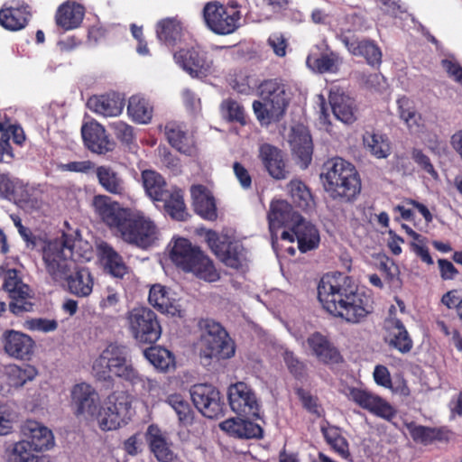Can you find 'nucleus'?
Listing matches in <instances>:
<instances>
[{"label":"nucleus","instance_id":"obj_1","mask_svg":"<svg viewBox=\"0 0 462 462\" xmlns=\"http://www.w3.org/2000/svg\"><path fill=\"white\" fill-rule=\"evenodd\" d=\"M95 215L125 243L145 249L157 239L158 228L143 211L124 207L107 195H96L92 199Z\"/></svg>","mask_w":462,"mask_h":462},{"label":"nucleus","instance_id":"obj_2","mask_svg":"<svg viewBox=\"0 0 462 462\" xmlns=\"http://www.w3.org/2000/svg\"><path fill=\"white\" fill-rule=\"evenodd\" d=\"M318 299L328 313L351 324L361 323L373 312L370 295L341 273H327L320 279Z\"/></svg>","mask_w":462,"mask_h":462},{"label":"nucleus","instance_id":"obj_3","mask_svg":"<svg viewBox=\"0 0 462 462\" xmlns=\"http://www.w3.org/2000/svg\"><path fill=\"white\" fill-rule=\"evenodd\" d=\"M93 374L99 382L107 386L114 384V378L118 377L132 386H140L145 393H150L156 382L141 374L129 358L127 347L117 343H110L95 359Z\"/></svg>","mask_w":462,"mask_h":462},{"label":"nucleus","instance_id":"obj_4","mask_svg":"<svg viewBox=\"0 0 462 462\" xmlns=\"http://www.w3.org/2000/svg\"><path fill=\"white\" fill-rule=\"evenodd\" d=\"M259 100L252 107L261 125L280 122L286 115L291 103V91L284 80L279 78L263 80L257 87Z\"/></svg>","mask_w":462,"mask_h":462},{"label":"nucleus","instance_id":"obj_5","mask_svg":"<svg viewBox=\"0 0 462 462\" xmlns=\"http://www.w3.org/2000/svg\"><path fill=\"white\" fill-rule=\"evenodd\" d=\"M320 176L325 190L333 199L352 202L361 191V180L356 167L341 157L328 160Z\"/></svg>","mask_w":462,"mask_h":462},{"label":"nucleus","instance_id":"obj_6","mask_svg":"<svg viewBox=\"0 0 462 462\" xmlns=\"http://www.w3.org/2000/svg\"><path fill=\"white\" fill-rule=\"evenodd\" d=\"M171 259L178 268L193 273L199 280L215 282L220 279V273L213 261L187 238L180 237L175 240Z\"/></svg>","mask_w":462,"mask_h":462},{"label":"nucleus","instance_id":"obj_7","mask_svg":"<svg viewBox=\"0 0 462 462\" xmlns=\"http://www.w3.org/2000/svg\"><path fill=\"white\" fill-rule=\"evenodd\" d=\"M202 333L199 339L200 356L205 358L227 359L235 355V345L220 323L213 319H201Z\"/></svg>","mask_w":462,"mask_h":462},{"label":"nucleus","instance_id":"obj_8","mask_svg":"<svg viewBox=\"0 0 462 462\" xmlns=\"http://www.w3.org/2000/svg\"><path fill=\"white\" fill-rule=\"evenodd\" d=\"M62 238V241H49L42 248L46 271L54 282H61L66 273L73 269L77 261L73 252L75 244L66 235Z\"/></svg>","mask_w":462,"mask_h":462},{"label":"nucleus","instance_id":"obj_9","mask_svg":"<svg viewBox=\"0 0 462 462\" xmlns=\"http://www.w3.org/2000/svg\"><path fill=\"white\" fill-rule=\"evenodd\" d=\"M203 17L207 26L213 32L226 35L239 28L242 14L236 2L223 5L214 1L205 5Z\"/></svg>","mask_w":462,"mask_h":462},{"label":"nucleus","instance_id":"obj_10","mask_svg":"<svg viewBox=\"0 0 462 462\" xmlns=\"http://www.w3.org/2000/svg\"><path fill=\"white\" fill-rule=\"evenodd\" d=\"M133 396L128 391H114L106 399L99 411V428L115 430L131 420Z\"/></svg>","mask_w":462,"mask_h":462},{"label":"nucleus","instance_id":"obj_11","mask_svg":"<svg viewBox=\"0 0 462 462\" xmlns=\"http://www.w3.org/2000/svg\"><path fill=\"white\" fill-rule=\"evenodd\" d=\"M131 335L139 344H154L162 335V327L154 311L136 307L126 317Z\"/></svg>","mask_w":462,"mask_h":462},{"label":"nucleus","instance_id":"obj_12","mask_svg":"<svg viewBox=\"0 0 462 462\" xmlns=\"http://www.w3.org/2000/svg\"><path fill=\"white\" fill-rule=\"evenodd\" d=\"M207 242L215 255L227 267L238 270L246 259L242 243L226 235L210 231Z\"/></svg>","mask_w":462,"mask_h":462},{"label":"nucleus","instance_id":"obj_13","mask_svg":"<svg viewBox=\"0 0 462 462\" xmlns=\"http://www.w3.org/2000/svg\"><path fill=\"white\" fill-rule=\"evenodd\" d=\"M383 341L393 349L405 355L413 348V340L403 322L397 317V309L392 305L383 321Z\"/></svg>","mask_w":462,"mask_h":462},{"label":"nucleus","instance_id":"obj_14","mask_svg":"<svg viewBox=\"0 0 462 462\" xmlns=\"http://www.w3.org/2000/svg\"><path fill=\"white\" fill-rule=\"evenodd\" d=\"M174 60L191 77L204 78L213 71V60L199 44L180 48L174 53Z\"/></svg>","mask_w":462,"mask_h":462},{"label":"nucleus","instance_id":"obj_15","mask_svg":"<svg viewBox=\"0 0 462 462\" xmlns=\"http://www.w3.org/2000/svg\"><path fill=\"white\" fill-rule=\"evenodd\" d=\"M190 396L195 407L203 416L214 419L223 412L224 402L220 392L212 384L193 385Z\"/></svg>","mask_w":462,"mask_h":462},{"label":"nucleus","instance_id":"obj_16","mask_svg":"<svg viewBox=\"0 0 462 462\" xmlns=\"http://www.w3.org/2000/svg\"><path fill=\"white\" fill-rule=\"evenodd\" d=\"M3 288L9 293L12 301L9 304L10 310L15 315L32 310L30 298V288L25 284L15 269H8L4 275Z\"/></svg>","mask_w":462,"mask_h":462},{"label":"nucleus","instance_id":"obj_17","mask_svg":"<svg viewBox=\"0 0 462 462\" xmlns=\"http://www.w3.org/2000/svg\"><path fill=\"white\" fill-rule=\"evenodd\" d=\"M71 403L77 416L97 418L99 421L100 399L97 392L88 383L76 384L71 391Z\"/></svg>","mask_w":462,"mask_h":462},{"label":"nucleus","instance_id":"obj_18","mask_svg":"<svg viewBox=\"0 0 462 462\" xmlns=\"http://www.w3.org/2000/svg\"><path fill=\"white\" fill-rule=\"evenodd\" d=\"M1 343L4 351L10 357L23 361L32 359L36 347V343L31 336L14 329L4 331Z\"/></svg>","mask_w":462,"mask_h":462},{"label":"nucleus","instance_id":"obj_19","mask_svg":"<svg viewBox=\"0 0 462 462\" xmlns=\"http://www.w3.org/2000/svg\"><path fill=\"white\" fill-rule=\"evenodd\" d=\"M231 410L238 415L257 417L259 405L253 390L246 383L238 382L228 388Z\"/></svg>","mask_w":462,"mask_h":462},{"label":"nucleus","instance_id":"obj_20","mask_svg":"<svg viewBox=\"0 0 462 462\" xmlns=\"http://www.w3.org/2000/svg\"><path fill=\"white\" fill-rule=\"evenodd\" d=\"M349 398L362 409L384 420H391L396 415L388 402L370 391L353 387L349 390Z\"/></svg>","mask_w":462,"mask_h":462},{"label":"nucleus","instance_id":"obj_21","mask_svg":"<svg viewBox=\"0 0 462 462\" xmlns=\"http://www.w3.org/2000/svg\"><path fill=\"white\" fill-rule=\"evenodd\" d=\"M32 16L30 6L23 0H9L0 9V24L8 31L23 29Z\"/></svg>","mask_w":462,"mask_h":462},{"label":"nucleus","instance_id":"obj_22","mask_svg":"<svg viewBox=\"0 0 462 462\" xmlns=\"http://www.w3.org/2000/svg\"><path fill=\"white\" fill-rule=\"evenodd\" d=\"M81 135L84 145L94 153L106 154L114 150L115 143L109 139L105 127L97 121L83 124Z\"/></svg>","mask_w":462,"mask_h":462},{"label":"nucleus","instance_id":"obj_23","mask_svg":"<svg viewBox=\"0 0 462 462\" xmlns=\"http://www.w3.org/2000/svg\"><path fill=\"white\" fill-rule=\"evenodd\" d=\"M258 157L269 175L275 180H285L289 170L282 150L270 143H263L259 147Z\"/></svg>","mask_w":462,"mask_h":462},{"label":"nucleus","instance_id":"obj_24","mask_svg":"<svg viewBox=\"0 0 462 462\" xmlns=\"http://www.w3.org/2000/svg\"><path fill=\"white\" fill-rule=\"evenodd\" d=\"M219 428L227 436L236 439H261L263 437V428L248 419L239 417L226 419L220 422Z\"/></svg>","mask_w":462,"mask_h":462},{"label":"nucleus","instance_id":"obj_25","mask_svg":"<svg viewBox=\"0 0 462 462\" xmlns=\"http://www.w3.org/2000/svg\"><path fill=\"white\" fill-rule=\"evenodd\" d=\"M155 31L159 42L168 48H175L185 42L187 36L189 37L183 23L178 17H167L160 20L156 23Z\"/></svg>","mask_w":462,"mask_h":462},{"label":"nucleus","instance_id":"obj_26","mask_svg":"<svg viewBox=\"0 0 462 462\" xmlns=\"http://www.w3.org/2000/svg\"><path fill=\"white\" fill-rule=\"evenodd\" d=\"M339 63L338 54L332 51L327 44L316 45L306 59L308 68L319 74L336 73Z\"/></svg>","mask_w":462,"mask_h":462},{"label":"nucleus","instance_id":"obj_27","mask_svg":"<svg viewBox=\"0 0 462 462\" xmlns=\"http://www.w3.org/2000/svg\"><path fill=\"white\" fill-rule=\"evenodd\" d=\"M303 217L283 199L273 200L268 212L269 228L273 235L282 226L300 223Z\"/></svg>","mask_w":462,"mask_h":462},{"label":"nucleus","instance_id":"obj_28","mask_svg":"<svg viewBox=\"0 0 462 462\" xmlns=\"http://www.w3.org/2000/svg\"><path fill=\"white\" fill-rule=\"evenodd\" d=\"M22 431L26 439L20 442H27L30 448H32L35 452L48 450L54 446L52 431L36 420H26Z\"/></svg>","mask_w":462,"mask_h":462},{"label":"nucleus","instance_id":"obj_29","mask_svg":"<svg viewBox=\"0 0 462 462\" xmlns=\"http://www.w3.org/2000/svg\"><path fill=\"white\" fill-rule=\"evenodd\" d=\"M291 154L297 164L301 169H306L310 164L313 154V143L310 133L302 127L292 129L290 139Z\"/></svg>","mask_w":462,"mask_h":462},{"label":"nucleus","instance_id":"obj_30","mask_svg":"<svg viewBox=\"0 0 462 462\" xmlns=\"http://www.w3.org/2000/svg\"><path fill=\"white\" fill-rule=\"evenodd\" d=\"M60 282L66 285L69 293L83 298L91 294L94 278L88 268L79 267L75 263L73 269L66 273Z\"/></svg>","mask_w":462,"mask_h":462},{"label":"nucleus","instance_id":"obj_31","mask_svg":"<svg viewBox=\"0 0 462 462\" xmlns=\"http://www.w3.org/2000/svg\"><path fill=\"white\" fill-rule=\"evenodd\" d=\"M164 134L169 143L180 153L192 156L196 153V141L184 129L183 125L176 122H169L165 125Z\"/></svg>","mask_w":462,"mask_h":462},{"label":"nucleus","instance_id":"obj_32","mask_svg":"<svg viewBox=\"0 0 462 462\" xmlns=\"http://www.w3.org/2000/svg\"><path fill=\"white\" fill-rule=\"evenodd\" d=\"M341 42L351 54L364 57L369 65L378 66L381 64L382 51L374 41L358 40L355 37L342 36Z\"/></svg>","mask_w":462,"mask_h":462},{"label":"nucleus","instance_id":"obj_33","mask_svg":"<svg viewBox=\"0 0 462 462\" xmlns=\"http://www.w3.org/2000/svg\"><path fill=\"white\" fill-rule=\"evenodd\" d=\"M87 105L92 112L105 117H112L123 112L125 102L119 94L111 92L89 97Z\"/></svg>","mask_w":462,"mask_h":462},{"label":"nucleus","instance_id":"obj_34","mask_svg":"<svg viewBox=\"0 0 462 462\" xmlns=\"http://www.w3.org/2000/svg\"><path fill=\"white\" fill-rule=\"evenodd\" d=\"M308 346L324 364H337L341 360L339 351L333 346L329 339L320 332L312 333L307 339Z\"/></svg>","mask_w":462,"mask_h":462},{"label":"nucleus","instance_id":"obj_35","mask_svg":"<svg viewBox=\"0 0 462 462\" xmlns=\"http://www.w3.org/2000/svg\"><path fill=\"white\" fill-rule=\"evenodd\" d=\"M84 16L85 8L82 5L67 1L57 9L55 23L65 31L73 30L79 27Z\"/></svg>","mask_w":462,"mask_h":462},{"label":"nucleus","instance_id":"obj_36","mask_svg":"<svg viewBox=\"0 0 462 462\" xmlns=\"http://www.w3.org/2000/svg\"><path fill=\"white\" fill-rule=\"evenodd\" d=\"M100 260L106 272L115 278L123 279L128 273V266L123 257L107 242L102 241L97 246Z\"/></svg>","mask_w":462,"mask_h":462},{"label":"nucleus","instance_id":"obj_37","mask_svg":"<svg viewBox=\"0 0 462 462\" xmlns=\"http://www.w3.org/2000/svg\"><path fill=\"white\" fill-rule=\"evenodd\" d=\"M335 117L346 125L356 120V106L355 100L345 94L331 92L328 97Z\"/></svg>","mask_w":462,"mask_h":462},{"label":"nucleus","instance_id":"obj_38","mask_svg":"<svg viewBox=\"0 0 462 462\" xmlns=\"http://www.w3.org/2000/svg\"><path fill=\"white\" fill-rule=\"evenodd\" d=\"M194 211L202 218L214 220L217 218V208L214 198L209 195L202 185L191 187Z\"/></svg>","mask_w":462,"mask_h":462},{"label":"nucleus","instance_id":"obj_39","mask_svg":"<svg viewBox=\"0 0 462 462\" xmlns=\"http://www.w3.org/2000/svg\"><path fill=\"white\" fill-rule=\"evenodd\" d=\"M99 185L108 193L122 196L125 184L122 176L110 166H98L96 170Z\"/></svg>","mask_w":462,"mask_h":462},{"label":"nucleus","instance_id":"obj_40","mask_svg":"<svg viewBox=\"0 0 462 462\" xmlns=\"http://www.w3.org/2000/svg\"><path fill=\"white\" fill-rule=\"evenodd\" d=\"M163 203L165 212L174 220L183 221L188 216L184 202V193L181 189L172 187L163 196V199L158 200Z\"/></svg>","mask_w":462,"mask_h":462},{"label":"nucleus","instance_id":"obj_41","mask_svg":"<svg viewBox=\"0 0 462 462\" xmlns=\"http://www.w3.org/2000/svg\"><path fill=\"white\" fill-rule=\"evenodd\" d=\"M152 426H150L147 433V442L150 451L159 462H174L176 455L171 448V443L157 430L152 433Z\"/></svg>","mask_w":462,"mask_h":462},{"label":"nucleus","instance_id":"obj_42","mask_svg":"<svg viewBox=\"0 0 462 462\" xmlns=\"http://www.w3.org/2000/svg\"><path fill=\"white\" fill-rule=\"evenodd\" d=\"M141 177L146 194L154 201L163 199L169 190L164 177L153 170L143 171Z\"/></svg>","mask_w":462,"mask_h":462},{"label":"nucleus","instance_id":"obj_43","mask_svg":"<svg viewBox=\"0 0 462 462\" xmlns=\"http://www.w3.org/2000/svg\"><path fill=\"white\" fill-rule=\"evenodd\" d=\"M294 228L298 248L301 253H306L319 246V234L315 226L302 218Z\"/></svg>","mask_w":462,"mask_h":462},{"label":"nucleus","instance_id":"obj_44","mask_svg":"<svg viewBox=\"0 0 462 462\" xmlns=\"http://www.w3.org/2000/svg\"><path fill=\"white\" fill-rule=\"evenodd\" d=\"M6 383L9 386L19 388L32 381L38 374L37 369L31 365H9L5 369Z\"/></svg>","mask_w":462,"mask_h":462},{"label":"nucleus","instance_id":"obj_45","mask_svg":"<svg viewBox=\"0 0 462 462\" xmlns=\"http://www.w3.org/2000/svg\"><path fill=\"white\" fill-rule=\"evenodd\" d=\"M148 300L162 313L175 315L178 311L175 300L170 298L166 288L161 284H154L151 287Z\"/></svg>","mask_w":462,"mask_h":462},{"label":"nucleus","instance_id":"obj_46","mask_svg":"<svg viewBox=\"0 0 462 462\" xmlns=\"http://www.w3.org/2000/svg\"><path fill=\"white\" fill-rule=\"evenodd\" d=\"M127 113L134 122L148 124L152 120L153 107L143 97L134 95L129 98Z\"/></svg>","mask_w":462,"mask_h":462},{"label":"nucleus","instance_id":"obj_47","mask_svg":"<svg viewBox=\"0 0 462 462\" xmlns=\"http://www.w3.org/2000/svg\"><path fill=\"white\" fill-rule=\"evenodd\" d=\"M322 435L330 448L341 457L351 460L349 444L342 435L341 430L336 426L321 427Z\"/></svg>","mask_w":462,"mask_h":462},{"label":"nucleus","instance_id":"obj_48","mask_svg":"<svg viewBox=\"0 0 462 462\" xmlns=\"http://www.w3.org/2000/svg\"><path fill=\"white\" fill-rule=\"evenodd\" d=\"M166 402L176 412L180 425L188 427L193 424L195 412L182 395L179 393L170 394L167 397Z\"/></svg>","mask_w":462,"mask_h":462},{"label":"nucleus","instance_id":"obj_49","mask_svg":"<svg viewBox=\"0 0 462 462\" xmlns=\"http://www.w3.org/2000/svg\"><path fill=\"white\" fill-rule=\"evenodd\" d=\"M365 146L376 158H386L390 154L391 146L385 134L374 132H365L363 136Z\"/></svg>","mask_w":462,"mask_h":462},{"label":"nucleus","instance_id":"obj_50","mask_svg":"<svg viewBox=\"0 0 462 462\" xmlns=\"http://www.w3.org/2000/svg\"><path fill=\"white\" fill-rule=\"evenodd\" d=\"M288 192L296 207L306 210L313 203V197L307 185L299 179L291 180L287 185Z\"/></svg>","mask_w":462,"mask_h":462},{"label":"nucleus","instance_id":"obj_51","mask_svg":"<svg viewBox=\"0 0 462 462\" xmlns=\"http://www.w3.org/2000/svg\"><path fill=\"white\" fill-rule=\"evenodd\" d=\"M143 354L147 360L160 371H168L171 366H174V356L164 347L150 346L144 350Z\"/></svg>","mask_w":462,"mask_h":462},{"label":"nucleus","instance_id":"obj_52","mask_svg":"<svg viewBox=\"0 0 462 462\" xmlns=\"http://www.w3.org/2000/svg\"><path fill=\"white\" fill-rule=\"evenodd\" d=\"M408 429L411 439L415 442L425 446L443 439L442 430L437 428L411 424Z\"/></svg>","mask_w":462,"mask_h":462},{"label":"nucleus","instance_id":"obj_53","mask_svg":"<svg viewBox=\"0 0 462 462\" xmlns=\"http://www.w3.org/2000/svg\"><path fill=\"white\" fill-rule=\"evenodd\" d=\"M34 452L27 442H16L9 456V462H49L46 456Z\"/></svg>","mask_w":462,"mask_h":462},{"label":"nucleus","instance_id":"obj_54","mask_svg":"<svg viewBox=\"0 0 462 462\" xmlns=\"http://www.w3.org/2000/svg\"><path fill=\"white\" fill-rule=\"evenodd\" d=\"M220 109L222 116L228 122H236L241 125H246L245 112L244 106L236 99L228 97L221 102Z\"/></svg>","mask_w":462,"mask_h":462},{"label":"nucleus","instance_id":"obj_55","mask_svg":"<svg viewBox=\"0 0 462 462\" xmlns=\"http://www.w3.org/2000/svg\"><path fill=\"white\" fill-rule=\"evenodd\" d=\"M267 45L277 57L283 58L287 54L289 40L282 32H275L271 33L268 37Z\"/></svg>","mask_w":462,"mask_h":462},{"label":"nucleus","instance_id":"obj_56","mask_svg":"<svg viewBox=\"0 0 462 462\" xmlns=\"http://www.w3.org/2000/svg\"><path fill=\"white\" fill-rule=\"evenodd\" d=\"M296 394L300 398L304 409L312 414H316L319 417L320 416L321 407L319 403L318 397L313 396L310 392L303 388H298Z\"/></svg>","mask_w":462,"mask_h":462},{"label":"nucleus","instance_id":"obj_57","mask_svg":"<svg viewBox=\"0 0 462 462\" xmlns=\"http://www.w3.org/2000/svg\"><path fill=\"white\" fill-rule=\"evenodd\" d=\"M0 194L4 198L15 202L26 201L23 195H18L16 185L5 175H0Z\"/></svg>","mask_w":462,"mask_h":462},{"label":"nucleus","instance_id":"obj_58","mask_svg":"<svg viewBox=\"0 0 462 462\" xmlns=\"http://www.w3.org/2000/svg\"><path fill=\"white\" fill-rule=\"evenodd\" d=\"M116 137L122 143L130 144L133 143L134 135V129L128 124L123 121H116L110 125Z\"/></svg>","mask_w":462,"mask_h":462},{"label":"nucleus","instance_id":"obj_59","mask_svg":"<svg viewBox=\"0 0 462 462\" xmlns=\"http://www.w3.org/2000/svg\"><path fill=\"white\" fill-rule=\"evenodd\" d=\"M411 159L413 162L425 172L429 173L432 177H437L438 172L436 171L430 157L423 152L422 150L413 148L411 150Z\"/></svg>","mask_w":462,"mask_h":462},{"label":"nucleus","instance_id":"obj_60","mask_svg":"<svg viewBox=\"0 0 462 462\" xmlns=\"http://www.w3.org/2000/svg\"><path fill=\"white\" fill-rule=\"evenodd\" d=\"M159 155L161 158L162 163L171 171L174 174L180 172L181 163L180 160L174 155L168 148L166 147H159Z\"/></svg>","mask_w":462,"mask_h":462},{"label":"nucleus","instance_id":"obj_61","mask_svg":"<svg viewBox=\"0 0 462 462\" xmlns=\"http://www.w3.org/2000/svg\"><path fill=\"white\" fill-rule=\"evenodd\" d=\"M26 327L30 330H36L48 333L57 329L58 322L55 319L34 318L26 321Z\"/></svg>","mask_w":462,"mask_h":462},{"label":"nucleus","instance_id":"obj_62","mask_svg":"<svg viewBox=\"0 0 462 462\" xmlns=\"http://www.w3.org/2000/svg\"><path fill=\"white\" fill-rule=\"evenodd\" d=\"M398 106L400 117L406 123L407 126L411 129L413 125H417L416 112L413 108L410 107V102L405 97L398 100Z\"/></svg>","mask_w":462,"mask_h":462},{"label":"nucleus","instance_id":"obj_63","mask_svg":"<svg viewBox=\"0 0 462 462\" xmlns=\"http://www.w3.org/2000/svg\"><path fill=\"white\" fill-rule=\"evenodd\" d=\"M381 270L383 271L385 278L388 281L391 287L401 288L402 280L400 278V270L397 264L392 262L390 264L386 263H381Z\"/></svg>","mask_w":462,"mask_h":462},{"label":"nucleus","instance_id":"obj_64","mask_svg":"<svg viewBox=\"0 0 462 462\" xmlns=\"http://www.w3.org/2000/svg\"><path fill=\"white\" fill-rule=\"evenodd\" d=\"M285 364L290 372L296 377H303L305 374V365L299 361L292 352H285L284 355Z\"/></svg>","mask_w":462,"mask_h":462}]
</instances>
